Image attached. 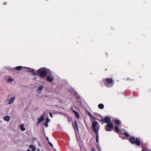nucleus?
Here are the masks:
<instances>
[{
    "label": "nucleus",
    "mask_w": 151,
    "mask_h": 151,
    "mask_svg": "<svg viewBox=\"0 0 151 151\" xmlns=\"http://www.w3.org/2000/svg\"><path fill=\"white\" fill-rule=\"evenodd\" d=\"M72 109L73 107L71 106L70 109L72 110V111L75 114V115L76 116L77 118H78L79 117V115L78 113L77 112L74 111L73 109Z\"/></svg>",
    "instance_id": "obj_7"
},
{
    "label": "nucleus",
    "mask_w": 151,
    "mask_h": 151,
    "mask_svg": "<svg viewBox=\"0 0 151 151\" xmlns=\"http://www.w3.org/2000/svg\"><path fill=\"white\" fill-rule=\"evenodd\" d=\"M91 151H95V149L93 147L91 149Z\"/></svg>",
    "instance_id": "obj_30"
},
{
    "label": "nucleus",
    "mask_w": 151,
    "mask_h": 151,
    "mask_svg": "<svg viewBox=\"0 0 151 151\" xmlns=\"http://www.w3.org/2000/svg\"><path fill=\"white\" fill-rule=\"evenodd\" d=\"M28 151H31L29 149H28Z\"/></svg>",
    "instance_id": "obj_33"
},
{
    "label": "nucleus",
    "mask_w": 151,
    "mask_h": 151,
    "mask_svg": "<svg viewBox=\"0 0 151 151\" xmlns=\"http://www.w3.org/2000/svg\"><path fill=\"white\" fill-rule=\"evenodd\" d=\"M43 88V86L42 85H41L40 86L39 88H38V89L39 90H42V89Z\"/></svg>",
    "instance_id": "obj_23"
},
{
    "label": "nucleus",
    "mask_w": 151,
    "mask_h": 151,
    "mask_svg": "<svg viewBox=\"0 0 151 151\" xmlns=\"http://www.w3.org/2000/svg\"><path fill=\"white\" fill-rule=\"evenodd\" d=\"M114 130L117 133H118L119 131V128L117 126H115L114 127Z\"/></svg>",
    "instance_id": "obj_16"
},
{
    "label": "nucleus",
    "mask_w": 151,
    "mask_h": 151,
    "mask_svg": "<svg viewBox=\"0 0 151 151\" xmlns=\"http://www.w3.org/2000/svg\"><path fill=\"white\" fill-rule=\"evenodd\" d=\"M10 119V117L9 116H6L4 117V121L8 122Z\"/></svg>",
    "instance_id": "obj_11"
},
{
    "label": "nucleus",
    "mask_w": 151,
    "mask_h": 151,
    "mask_svg": "<svg viewBox=\"0 0 151 151\" xmlns=\"http://www.w3.org/2000/svg\"><path fill=\"white\" fill-rule=\"evenodd\" d=\"M47 80L49 82H51L53 80V78L52 77H51L50 76H47Z\"/></svg>",
    "instance_id": "obj_10"
},
{
    "label": "nucleus",
    "mask_w": 151,
    "mask_h": 151,
    "mask_svg": "<svg viewBox=\"0 0 151 151\" xmlns=\"http://www.w3.org/2000/svg\"><path fill=\"white\" fill-rule=\"evenodd\" d=\"M142 151H151L147 149H146L145 148H142Z\"/></svg>",
    "instance_id": "obj_22"
},
{
    "label": "nucleus",
    "mask_w": 151,
    "mask_h": 151,
    "mask_svg": "<svg viewBox=\"0 0 151 151\" xmlns=\"http://www.w3.org/2000/svg\"><path fill=\"white\" fill-rule=\"evenodd\" d=\"M44 120V115H43L41 116L40 118H38V123H40Z\"/></svg>",
    "instance_id": "obj_9"
},
{
    "label": "nucleus",
    "mask_w": 151,
    "mask_h": 151,
    "mask_svg": "<svg viewBox=\"0 0 151 151\" xmlns=\"http://www.w3.org/2000/svg\"><path fill=\"white\" fill-rule=\"evenodd\" d=\"M47 74L46 70L43 68H41L38 69L37 72V76L41 78L45 77Z\"/></svg>",
    "instance_id": "obj_3"
},
{
    "label": "nucleus",
    "mask_w": 151,
    "mask_h": 151,
    "mask_svg": "<svg viewBox=\"0 0 151 151\" xmlns=\"http://www.w3.org/2000/svg\"><path fill=\"white\" fill-rule=\"evenodd\" d=\"M39 123H38V121L37 122V126H38L39 125Z\"/></svg>",
    "instance_id": "obj_32"
},
{
    "label": "nucleus",
    "mask_w": 151,
    "mask_h": 151,
    "mask_svg": "<svg viewBox=\"0 0 151 151\" xmlns=\"http://www.w3.org/2000/svg\"><path fill=\"white\" fill-rule=\"evenodd\" d=\"M46 139L47 140L48 142H49V139H48V137H47Z\"/></svg>",
    "instance_id": "obj_31"
},
{
    "label": "nucleus",
    "mask_w": 151,
    "mask_h": 151,
    "mask_svg": "<svg viewBox=\"0 0 151 151\" xmlns=\"http://www.w3.org/2000/svg\"><path fill=\"white\" fill-rule=\"evenodd\" d=\"M92 127L93 128V131L95 133H98L100 129V127L98 122L96 121H94L92 124Z\"/></svg>",
    "instance_id": "obj_4"
},
{
    "label": "nucleus",
    "mask_w": 151,
    "mask_h": 151,
    "mask_svg": "<svg viewBox=\"0 0 151 151\" xmlns=\"http://www.w3.org/2000/svg\"><path fill=\"white\" fill-rule=\"evenodd\" d=\"M48 143L49 144V145H50L52 147H53V145L50 142H48Z\"/></svg>",
    "instance_id": "obj_26"
},
{
    "label": "nucleus",
    "mask_w": 151,
    "mask_h": 151,
    "mask_svg": "<svg viewBox=\"0 0 151 151\" xmlns=\"http://www.w3.org/2000/svg\"><path fill=\"white\" fill-rule=\"evenodd\" d=\"M31 148L32 150L33 151H35L36 150V148L35 147L34 145H31L29 146Z\"/></svg>",
    "instance_id": "obj_13"
},
{
    "label": "nucleus",
    "mask_w": 151,
    "mask_h": 151,
    "mask_svg": "<svg viewBox=\"0 0 151 151\" xmlns=\"http://www.w3.org/2000/svg\"><path fill=\"white\" fill-rule=\"evenodd\" d=\"M73 127L74 129H76L77 131L78 130V127L77 124V122L76 121H74V124L73 125Z\"/></svg>",
    "instance_id": "obj_8"
},
{
    "label": "nucleus",
    "mask_w": 151,
    "mask_h": 151,
    "mask_svg": "<svg viewBox=\"0 0 151 151\" xmlns=\"http://www.w3.org/2000/svg\"><path fill=\"white\" fill-rule=\"evenodd\" d=\"M98 106L99 109H102L104 108V105L102 104H100L98 105Z\"/></svg>",
    "instance_id": "obj_14"
},
{
    "label": "nucleus",
    "mask_w": 151,
    "mask_h": 151,
    "mask_svg": "<svg viewBox=\"0 0 151 151\" xmlns=\"http://www.w3.org/2000/svg\"><path fill=\"white\" fill-rule=\"evenodd\" d=\"M124 134V135L126 137H129V134H128L127 133L124 132L123 133Z\"/></svg>",
    "instance_id": "obj_21"
},
{
    "label": "nucleus",
    "mask_w": 151,
    "mask_h": 151,
    "mask_svg": "<svg viewBox=\"0 0 151 151\" xmlns=\"http://www.w3.org/2000/svg\"><path fill=\"white\" fill-rule=\"evenodd\" d=\"M6 4V3H5L4 4V5H5Z\"/></svg>",
    "instance_id": "obj_34"
},
{
    "label": "nucleus",
    "mask_w": 151,
    "mask_h": 151,
    "mask_svg": "<svg viewBox=\"0 0 151 151\" xmlns=\"http://www.w3.org/2000/svg\"><path fill=\"white\" fill-rule=\"evenodd\" d=\"M88 115L91 117L92 118H93V119H95V117L93 116H92V115L90 113L88 112Z\"/></svg>",
    "instance_id": "obj_24"
},
{
    "label": "nucleus",
    "mask_w": 151,
    "mask_h": 151,
    "mask_svg": "<svg viewBox=\"0 0 151 151\" xmlns=\"http://www.w3.org/2000/svg\"><path fill=\"white\" fill-rule=\"evenodd\" d=\"M13 80V79L12 78H9L8 79V81L9 82H10L12 81Z\"/></svg>",
    "instance_id": "obj_25"
},
{
    "label": "nucleus",
    "mask_w": 151,
    "mask_h": 151,
    "mask_svg": "<svg viewBox=\"0 0 151 151\" xmlns=\"http://www.w3.org/2000/svg\"><path fill=\"white\" fill-rule=\"evenodd\" d=\"M49 119H48V118H47V119H46V122H49Z\"/></svg>",
    "instance_id": "obj_28"
},
{
    "label": "nucleus",
    "mask_w": 151,
    "mask_h": 151,
    "mask_svg": "<svg viewBox=\"0 0 151 151\" xmlns=\"http://www.w3.org/2000/svg\"><path fill=\"white\" fill-rule=\"evenodd\" d=\"M96 137V142L97 143H98L99 142V139H98V133H95Z\"/></svg>",
    "instance_id": "obj_18"
},
{
    "label": "nucleus",
    "mask_w": 151,
    "mask_h": 151,
    "mask_svg": "<svg viewBox=\"0 0 151 151\" xmlns=\"http://www.w3.org/2000/svg\"><path fill=\"white\" fill-rule=\"evenodd\" d=\"M111 121V119L110 118L107 116H106L104 117V119H101V122H104L106 123H107L108 124L110 123V122Z\"/></svg>",
    "instance_id": "obj_6"
},
{
    "label": "nucleus",
    "mask_w": 151,
    "mask_h": 151,
    "mask_svg": "<svg viewBox=\"0 0 151 151\" xmlns=\"http://www.w3.org/2000/svg\"><path fill=\"white\" fill-rule=\"evenodd\" d=\"M127 139H128L132 144H135L137 146H139L140 145V139L138 138L137 137L135 138L134 137H131L130 138Z\"/></svg>",
    "instance_id": "obj_2"
},
{
    "label": "nucleus",
    "mask_w": 151,
    "mask_h": 151,
    "mask_svg": "<svg viewBox=\"0 0 151 151\" xmlns=\"http://www.w3.org/2000/svg\"><path fill=\"white\" fill-rule=\"evenodd\" d=\"M37 151H40L39 150H37Z\"/></svg>",
    "instance_id": "obj_35"
},
{
    "label": "nucleus",
    "mask_w": 151,
    "mask_h": 151,
    "mask_svg": "<svg viewBox=\"0 0 151 151\" xmlns=\"http://www.w3.org/2000/svg\"><path fill=\"white\" fill-rule=\"evenodd\" d=\"M15 99V97L14 96L13 97L11 98L9 100V104H11L13 102H14V100Z\"/></svg>",
    "instance_id": "obj_12"
},
{
    "label": "nucleus",
    "mask_w": 151,
    "mask_h": 151,
    "mask_svg": "<svg viewBox=\"0 0 151 151\" xmlns=\"http://www.w3.org/2000/svg\"><path fill=\"white\" fill-rule=\"evenodd\" d=\"M114 127L113 124L111 123L107 124L105 127V130L107 131H110L112 130Z\"/></svg>",
    "instance_id": "obj_5"
},
{
    "label": "nucleus",
    "mask_w": 151,
    "mask_h": 151,
    "mask_svg": "<svg viewBox=\"0 0 151 151\" xmlns=\"http://www.w3.org/2000/svg\"><path fill=\"white\" fill-rule=\"evenodd\" d=\"M103 81L105 86L106 87H111L113 85L114 81L112 78H106Z\"/></svg>",
    "instance_id": "obj_1"
},
{
    "label": "nucleus",
    "mask_w": 151,
    "mask_h": 151,
    "mask_svg": "<svg viewBox=\"0 0 151 151\" xmlns=\"http://www.w3.org/2000/svg\"><path fill=\"white\" fill-rule=\"evenodd\" d=\"M22 66H18L15 68L14 69H15L17 70H19L22 68Z\"/></svg>",
    "instance_id": "obj_15"
},
{
    "label": "nucleus",
    "mask_w": 151,
    "mask_h": 151,
    "mask_svg": "<svg viewBox=\"0 0 151 151\" xmlns=\"http://www.w3.org/2000/svg\"><path fill=\"white\" fill-rule=\"evenodd\" d=\"M49 114H50V116L51 117H53V115L52 114V113L51 112H50L49 113Z\"/></svg>",
    "instance_id": "obj_27"
},
{
    "label": "nucleus",
    "mask_w": 151,
    "mask_h": 151,
    "mask_svg": "<svg viewBox=\"0 0 151 151\" xmlns=\"http://www.w3.org/2000/svg\"><path fill=\"white\" fill-rule=\"evenodd\" d=\"M114 123L116 124H119L120 123V122L119 120L116 119L115 120Z\"/></svg>",
    "instance_id": "obj_20"
},
{
    "label": "nucleus",
    "mask_w": 151,
    "mask_h": 151,
    "mask_svg": "<svg viewBox=\"0 0 151 151\" xmlns=\"http://www.w3.org/2000/svg\"><path fill=\"white\" fill-rule=\"evenodd\" d=\"M45 126L46 127H47L48 126V124H47V122H45Z\"/></svg>",
    "instance_id": "obj_29"
},
{
    "label": "nucleus",
    "mask_w": 151,
    "mask_h": 151,
    "mask_svg": "<svg viewBox=\"0 0 151 151\" xmlns=\"http://www.w3.org/2000/svg\"><path fill=\"white\" fill-rule=\"evenodd\" d=\"M20 128L22 131H24L25 129L24 127V125L22 124L20 126Z\"/></svg>",
    "instance_id": "obj_17"
},
{
    "label": "nucleus",
    "mask_w": 151,
    "mask_h": 151,
    "mask_svg": "<svg viewBox=\"0 0 151 151\" xmlns=\"http://www.w3.org/2000/svg\"><path fill=\"white\" fill-rule=\"evenodd\" d=\"M34 70L33 69H32L31 71H30V72H32V75L34 76H36L37 75V73H36L35 72Z\"/></svg>",
    "instance_id": "obj_19"
}]
</instances>
